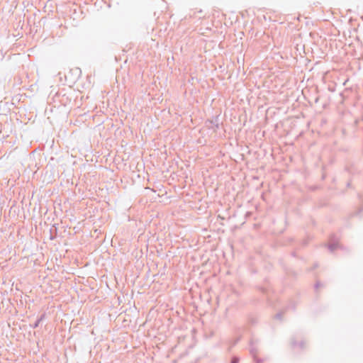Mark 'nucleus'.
<instances>
[{
	"mask_svg": "<svg viewBox=\"0 0 363 363\" xmlns=\"http://www.w3.org/2000/svg\"><path fill=\"white\" fill-rule=\"evenodd\" d=\"M283 312L278 313L275 315L274 318L279 320L282 319Z\"/></svg>",
	"mask_w": 363,
	"mask_h": 363,
	"instance_id": "obj_7",
	"label": "nucleus"
},
{
	"mask_svg": "<svg viewBox=\"0 0 363 363\" xmlns=\"http://www.w3.org/2000/svg\"><path fill=\"white\" fill-rule=\"evenodd\" d=\"M253 359L255 363H264V359L259 358L257 356L253 357Z\"/></svg>",
	"mask_w": 363,
	"mask_h": 363,
	"instance_id": "obj_6",
	"label": "nucleus"
},
{
	"mask_svg": "<svg viewBox=\"0 0 363 363\" xmlns=\"http://www.w3.org/2000/svg\"><path fill=\"white\" fill-rule=\"evenodd\" d=\"M319 101V97H316L315 99V103H318Z\"/></svg>",
	"mask_w": 363,
	"mask_h": 363,
	"instance_id": "obj_13",
	"label": "nucleus"
},
{
	"mask_svg": "<svg viewBox=\"0 0 363 363\" xmlns=\"http://www.w3.org/2000/svg\"><path fill=\"white\" fill-rule=\"evenodd\" d=\"M199 13H202V10L199 11Z\"/></svg>",
	"mask_w": 363,
	"mask_h": 363,
	"instance_id": "obj_14",
	"label": "nucleus"
},
{
	"mask_svg": "<svg viewBox=\"0 0 363 363\" xmlns=\"http://www.w3.org/2000/svg\"><path fill=\"white\" fill-rule=\"evenodd\" d=\"M240 341V337L236 338L231 342V345L230 346L228 350L229 352L231 350L232 347H234L238 344V342Z\"/></svg>",
	"mask_w": 363,
	"mask_h": 363,
	"instance_id": "obj_5",
	"label": "nucleus"
},
{
	"mask_svg": "<svg viewBox=\"0 0 363 363\" xmlns=\"http://www.w3.org/2000/svg\"><path fill=\"white\" fill-rule=\"evenodd\" d=\"M40 323V322L38 320H36V321L34 323L33 325H30L33 328H37L38 326H39V324Z\"/></svg>",
	"mask_w": 363,
	"mask_h": 363,
	"instance_id": "obj_9",
	"label": "nucleus"
},
{
	"mask_svg": "<svg viewBox=\"0 0 363 363\" xmlns=\"http://www.w3.org/2000/svg\"><path fill=\"white\" fill-rule=\"evenodd\" d=\"M57 236V228H55V229H50V239L53 240L55 239Z\"/></svg>",
	"mask_w": 363,
	"mask_h": 363,
	"instance_id": "obj_4",
	"label": "nucleus"
},
{
	"mask_svg": "<svg viewBox=\"0 0 363 363\" xmlns=\"http://www.w3.org/2000/svg\"><path fill=\"white\" fill-rule=\"evenodd\" d=\"M216 127L217 128H218V123L216 125Z\"/></svg>",
	"mask_w": 363,
	"mask_h": 363,
	"instance_id": "obj_15",
	"label": "nucleus"
},
{
	"mask_svg": "<svg viewBox=\"0 0 363 363\" xmlns=\"http://www.w3.org/2000/svg\"><path fill=\"white\" fill-rule=\"evenodd\" d=\"M320 285V283L319 281H317L315 284V288L318 289Z\"/></svg>",
	"mask_w": 363,
	"mask_h": 363,
	"instance_id": "obj_12",
	"label": "nucleus"
},
{
	"mask_svg": "<svg viewBox=\"0 0 363 363\" xmlns=\"http://www.w3.org/2000/svg\"><path fill=\"white\" fill-rule=\"evenodd\" d=\"M257 340H255L253 339H252L250 340V353L252 356V358L257 356L258 348L255 346V345H257Z\"/></svg>",
	"mask_w": 363,
	"mask_h": 363,
	"instance_id": "obj_2",
	"label": "nucleus"
},
{
	"mask_svg": "<svg viewBox=\"0 0 363 363\" xmlns=\"http://www.w3.org/2000/svg\"><path fill=\"white\" fill-rule=\"evenodd\" d=\"M289 308H291L292 309H295L296 306H295L294 303H291L290 305L289 306Z\"/></svg>",
	"mask_w": 363,
	"mask_h": 363,
	"instance_id": "obj_11",
	"label": "nucleus"
},
{
	"mask_svg": "<svg viewBox=\"0 0 363 363\" xmlns=\"http://www.w3.org/2000/svg\"><path fill=\"white\" fill-rule=\"evenodd\" d=\"M238 362H239V358L237 357H233L230 362V363H238Z\"/></svg>",
	"mask_w": 363,
	"mask_h": 363,
	"instance_id": "obj_10",
	"label": "nucleus"
},
{
	"mask_svg": "<svg viewBox=\"0 0 363 363\" xmlns=\"http://www.w3.org/2000/svg\"><path fill=\"white\" fill-rule=\"evenodd\" d=\"M304 344L305 342L303 341H301L299 342H296L294 337L291 340V345L293 347H299L300 348H303Z\"/></svg>",
	"mask_w": 363,
	"mask_h": 363,
	"instance_id": "obj_3",
	"label": "nucleus"
},
{
	"mask_svg": "<svg viewBox=\"0 0 363 363\" xmlns=\"http://www.w3.org/2000/svg\"><path fill=\"white\" fill-rule=\"evenodd\" d=\"M340 245H339L337 240H336L335 237L334 235L331 236L330 238V243L328 245V249L329 250L333 252L336 249L339 248Z\"/></svg>",
	"mask_w": 363,
	"mask_h": 363,
	"instance_id": "obj_1",
	"label": "nucleus"
},
{
	"mask_svg": "<svg viewBox=\"0 0 363 363\" xmlns=\"http://www.w3.org/2000/svg\"><path fill=\"white\" fill-rule=\"evenodd\" d=\"M45 313H43V314L40 315V316L37 320L41 323L43 320H45Z\"/></svg>",
	"mask_w": 363,
	"mask_h": 363,
	"instance_id": "obj_8",
	"label": "nucleus"
}]
</instances>
